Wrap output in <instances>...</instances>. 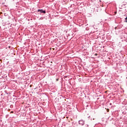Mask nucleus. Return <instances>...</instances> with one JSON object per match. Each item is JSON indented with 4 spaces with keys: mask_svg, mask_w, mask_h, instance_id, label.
Masks as SVG:
<instances>
[{
    "mask_svg": "<svg viewBox=\"0 0 127 127\" xmlns=\"http://www.w3.org/2000/svg\"><path fill=\"white\" fill-rule=\"evenodd\" d=\"M38 11L41 12V13H46V11L42 9H39L38 10Z\"/></svg>",
    "mask_w": 127,
    "mask_h": 127,
    "instance_id": "f257e3e1",
    "label": "nucleus"
},
{
    "mask_svg": "<svg viewBox=\"0 0 127 127\" xmlns=\"http://www.w3.org/2000/svg\"><path fill=\"white\" fill-rule=\"evenodd\" d=\"M79 125H81V126H83L84 125V121L83 120H80L79 121Z\"/></svg>",
    "mask_w": 127,
    "mask_h": 127,
    "instance_id": "f03ea898",
    "label": "nucleus"
},
{
    "mask_svg": "<svg viewBox=\"0 0 127 127\" xmlns=\"http://www.w3.org/2000/svg\"><path fill=\"white\" fill-rule=\"evenodd\" d=\"M125 22H127V17L125 18Z\"/></svg>",
    "mask_w": 127,
    "mask_h": 127,
    "instance_id": "7ed1b4c3",
    "label": "nucleus"
},
{
    "mask_svg": "<svg viewBox=\"0 0 127 127\" xmlns=\"http://www.w3.org/2000/svg\"><path fill=\"white\" fill-rule=\"evenodd\" d=\"M97 55H98V54H95V56H97Z\"/></svg>",
    "mask_w": 127,
    "mask_h": 127,
    "instance_id": "20e7f679",
    "label": "nucleus"
},
{
    "mask_svg": "<svg viewBox=\"0 0 127 127\" xmlns=\"http://www.w3.org/2000/svg\"><path fill=\"white\" fill-rule=\"evenodd\" d=\"M115 13H117V12H115Z\"/></svg>",
    "mask_w": 127,
    "mask_h": 127,
    "instance_id": "39448f33",
    "label": "nucleus"
}]
</instances>
